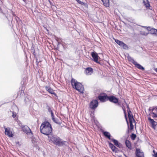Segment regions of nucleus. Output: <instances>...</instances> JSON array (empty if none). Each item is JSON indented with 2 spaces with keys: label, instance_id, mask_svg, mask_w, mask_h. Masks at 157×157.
<instances>
[{
  "label": "nucleus",
  "instance_id": "2eb2a0df",
  "mask_svg": "<svg viewBox=\"0 0 157 157\" xmlns=\"http://www.w3.org/2000/svg\"><path fill=\"white\" fill-rule=\"evenodd\" d=\"M46 90L49 93L52 94H54L56 95L53 90L52 89L51 87L49 86H46Z\"/></svg>",
  "mask_w": 157,
  "mask_h": 157
},
{
  "label": "nucleus",
  "instance_id": "f8f14e48",
  "mask_svg": "<svg viewBox=\"0 0 157 157\" xmlns=\"http://www.w3.org/2000/svg\"><path fill=\"white\" fill-rule=\"evenodd\" d=\"M151 116L153 117H157V107H154L151 109Z\"/></svg>",
  "mask_w": 157,
  "mask_h": 157
},
{
  "label": "nucleus",
  "instance_id": "39448f33",
  "mask_svg": "<svg viewBox=\"0 0 157 157\" xmlns=\"http://www.w3.org/2000/svg\"><path fill=\"white\" fill-rule=\"evenodd\" d=\"M22 130L26 134H31V136L33 135L31 129L26 125L23 126L22 127Z\"/></svg>",
  "mask_w": 157,
  "mask_h": 157
},
{
  "label": "nucleus",
  "instance_id": "dca6fc26",
  "mask_svg": "<svg viewBox=\"0 0 157 157\" xmlns=\"http://www.w3.org/2000/svg\"><path fill=\"white\" fill-rule=\"evenodd\" d=\"M143 2L147 9H150V5L148 0H143Z\"/></svg>",
  "mask_w": 157,
  "mask_h": 157
},
{
  "label": "nucleus",
  "instance_id": "9b49d317",
  "mask_svg": "<svg viewBox=\"0 0 157 157\" xmlns=\"http://www.w3.org/2000/svg\"><path fill=\"white\" fill-rule=\"evenodd\" d=\"M109 100L110 102L115 103H118V99L115 97L113 96H109Z\"/></svg>",
  "mask_w": 157,
  "mask_h": 157
},
{
  "label": "nucleus",
  "instance_id": "4c0bfd02",
  "mask_svg": "<svg viewBox=\"0 0 157 157\" xmlns=\"http://www.w3.org/2000/svg\"><path fill=\"white\" fill-rule=\"evenodd\" d=\"M155 71L157 72V68H156L155 69Z\"/></svg>",
  "mask_w": 157,
  "mask_h": 157
},
{
  "label": "nucleus",
  "instance_id": "2f4dec72",
  "mask_svg": "<svg viewBox=\"0 0 157 157\" xmlns=\"http://www.w3.org/2000/svg\"><path fill=\"white\" fill-rule=\"evenodd\" d=\"M51 113V117H52V119H54V114L52 112V113Z\"/></svg>",
  "mask_w": 157,
  "mask_h": 157
},
{
  "label": "nucleus",
  "instance_id": "c9c22d12",
  "mask_svg": "<svg viewBox=\"0 0 157 157\" xmlns=\"http://www.w3.org/2000/svg\"><path fill=\"white\" fill-rule=\"evenodd\" d=\"M155 31H156V32L155 33V35L156 36H157V30H156Z\"/></svg>",
  "mask_w": 157,
  "mask_h": 157
},
{
  "label": "nucleus",
  "instance_id": "ea45409f",
  "mask_svg": "<svg viewBox=\"0 0 157 157\" xmlns=\"http://www.w3.org/2000/svg\"><path fill=\"white\" fill-rule=\"evenodd\" d=\"M26 101V99H25V100H24V101Z\"/></svg>",
  "mask_w": 157,
  "mask_h": 157
},
{
  "label": "nucleus",
  "instance_id": "72a5a7b5",
  "mask_svg": "<svg viewBox=\"0 0 157 157\" xmlns=\"http://www.w3.org/2000/svg\"><path fill=\"white\" fill-rule=\"evenodd\" d=\"M153 156L154 157H157V153H156L155 154L153 155Z\"/></svg>",
  "mask_w": 157,
  "mask_h": 157
},
{
  "label": "nucleus",
  "instance_id": "b1692460",
  "mask_svg": "<svg viewBox=\"0 0 157 157\" xmlns=\"http://www.w3.org/2000/svg\"><path fill=\"white\" fill-rule=\"evenodd\" d=\"M148 33H146L144 31H141L140 32V34L141 35L144 36H147L148 34Z\"/></svg>",
  "mask_w": 157,
  "mask_h": 157
},
{
  "label": "nucleus",
  "instance_id": "412c9836",
  "mask_svg": "<svg viewBox=\"0 0 157 157\" xmlns=\"http://www.w3.org/2000/svg\"><path fill=\"white\" fill-rule=\"evenodd\" d=\"M104 5L106 7H108L109 6V0H101Z\"/></svg>",
  "mask_w": 157,
  "mask_h": 157
},
{
  "label": "nucleus",
  "instance_id": "9d476101",
  "mask_svg": "<svg viewBox=\"0 0 157 157\" xmlns=\"http://www.w3.org/2000/svg\"><path fill=\"white\" fill-rule=\"evenodd\" d=\"M115 41L117 44L120 46L123 47L124 49H126L128 48L127 46L122 41H120L117 40H115Z\"/></svg>",
  "mask_w": 157,
  "mask_h": 157
},
{
  "label": "nucleus",
  "instance_id": "a211bd4d",
  "mask_svg": "<svg viewBox=\"0 0 157 157\" xmlns=\"http://www.w3.org/2000/svg\"><path fill=\"white\" fill-rule=\"evenodd\" d=\"M109 147L111 148L112 150L113 151L117 152L118 149L113 145L110 143H109Z\"/></svg>",
  "mask_w": 157,
  "mask_h": 157
},
{
  "label": "nucleus",
  "instance_id": "5701e85b",
  "mask_svg": "<svg viewBox=\"0 0 157 157\" xmlns=\"http://www.w3.org/2000/svg\"><path fill=\"white\" fill-rule=\"evenodd\" d=\"M103 134L105 136L107 137L110 140V133L107 132H103Z\"/></svg>",
  "mask_w": 157,
  "mask_h": 157
},
{
  "label": "nucleus",
  "instance_id": "ddd939ff",
  "mask_svg": "<svg viewBox=\"0 0 157 157\" xmlns=\"http://www.w3.org/2000/svg\"><path fill=\"white\" fill-rule=\"evenodd\" d=\"M93 71V69L91 67H88L85 70V74L86 75H89L92 74Z\"/></svg>",
  "mask_w": 157,
  "mask_h": 157
},
{
  "label": "nucleus",
  "instance_id": "423d86ee",
  "mask_svg": "<svg viewBox=\"0 0 157 157\" xmlns=\"http://www.w3.org/2000/svg\"><path fill=\"white\" fill-rule=\"evenodd\" d=\"M109 96L105 94H101L98 98L100 101L102 102H105L109 100Z\"/></svg>",
  "mask_w": 157,
  "mask_h": 157
},
{
  "label": "nucleus",
  "instance_id": "f03ea898",
  "mask_svg": "<svg viewBox=\"0 0 157 157\" xmlns=\"http://www.w3.org/2000/svg\"><path fill=\"white\" fill-rule=\"evenodd\" d=\"M49 140L54 144L59 146H63L65 145L66 141H63L59 137L56 136L50 135L48 136Z\"/></svg>",
  "mask_w": 157,
  "mask_h": 157
},
{
  "label": "nucleus",
  "instance_id": "e433bc0d",
  "mask_svg": "<svg viewBox=\"0 0 157 157\" xmlns=\"http://www.w3.org/2000/svg\"><path fill=\"white\" fill-rule=\"evenodd\" d=\"M126 119L127 122V124H128V127H129V126H128V122L127 121V118H126Z\"/></svg>",
  "mask_w": 157,
  "mask_h": 157
},
{
  "label": "nucleus",
  "instance_id": "a878e982",
  "mask_svg": "<svg viewBox=\"0 0 157 157\" xmlns=\"http://www.w3.org/2000/svg\"><path fill=\"white\" fill-rule=\"evenodd\" d=\"M148 120L151 124H152V123L155 122V121L154 120L151 119L150 117H149L148 118Z\"/></svg>",
  "mask_w": 157,
  "mask_h": 157
},
{
  "label": "nucleus",
  "instance_id": "bb28decb",
  "mask_svg": "<svg viewBox=\"0 0 157 157\" xmlns=\"http://www.w3.org/2000/svg\"><path fill=\"white\" fill-rule=\"evenodd\" d=\"M152 125V126L153 128H155V126H156V125L157 124V122L155 121V122L152 123V124H151Z\"/></svg>",
  "mask_w": 157,
  "mask_h": 157
},
{
  "label": "nucleus",
  "instance_id": "7ed1b4c3",
  "mask_svg": "<svg viewBox=\"0 0 157 157\" xmlns=\"http://www.w3.org/2000/svg\"><path fill=\"white\" fill-rule=\"evenodd\" d=\"M71 84L74 88L81 93H83L84 87L82 84L76 80L74 78H72L71 81Z\"/></svg>",
  "mask_w": 157,
  "mask_h": 157
},
{
  "label": "nucleus",
  "instance_id": "4be33fe9",
  "mask_svg": "<svg viewBox=\"0 0 157 157\" xmlns=\"http://www.w3.org/2000/svg\"><path fill=\"white\" fill-rule=\"evenodd\" d=\"M111 140L113 141L114 144L116 146L118 147H120V144H119L117 140L113 139H112Z\"/></svg>",
  "mask_w": 157,
  "mask_h": 157
},
{
  "label": "nucleus",
  "instance_id": "6ab92c4d",
  "mask_svg": "<svg viewBox=\"0 0 157 157\" xmlns=\"http://www.w3.org/2000/svg\"><path fill=\"white\" fill-rule=\"evenodd\" d=\"M13 108L15 109V110L13 112V117L14 118L15 117L16 115V112H17L18 111V109L17 107L16 106H13Z\"/></svg>",
  "mask_w": 157,
  "mask_h": 157
},
{
  "label": "nucleus",
  "instance_id": "aec40b11",
  "mask_svg": "<svg viewBox=\"0 0 157 157\" xmlns=\"http://www.w3.org/2000/svg\"><path fill=\"white\" fill-rule=\"evenodd\" d=\"M125 143L126 145L128 147V148L130 149H131V144L130 141L128 140H126L125 141Z\"/></svg>",
  "mask_w": 157,
  "mask_h": 157
},
{
  "label": "nucleus",
  "instance_id": "cd10ccee",
  "mask_svg": "<svg viewBox=\"0 0 157 157\" xmlns=\"http://www.w3.org/2000/svg\"><path fill=\"white\" fill-rule=\"evenodd\" d=\"M136 135L134 134H132L131 135V138L132 140H134L135 139V138L136 137Z\"/></svg>",
  "mask_w": 157,
  "mask_h": 157
},
{
  "label": "nucleus",
  "instance_id": "1a4fd4ad",
  "mask_svg": "<svg viewBox=\"0 0 157 157\" xmlns=\"http://www.w3.org/2000/svg\"><path fill=\"white\" fill-rule=\"evenodd\" d=\"M136 157H144L143 152L139 148H136Z\"/></svg>",
  "mask_w": 157,
  "mask_h": 157
},
{
  "label": "nucleus",
  "instance_id": "58836bf2",
  "mask_svg": "<svg viewBox=\"0 0 157 157\" xmlns=\"http://www.w3.org/2000/svg\"><path fill=\"white\" fill-rule=\"evenodd\" d=\"M123 110H124V113H125V112L124 109V108H123Z\"/></svg>",
  "mask_w": 157,
  "mask_h": 157
},
{
  "label": "nucleus",
  "instance_id": "7c9ffc66",
  "mask_svg": "<svg viewBox=\"0 0 157 157\" xmlns=\"http://www.w3.org/2000/svg\"><path fill=\"white\" fill-rule=\"evenodd\" d=\"M152 29V28H150V27H147V30L148 31H151V29Z\"/></svg>",
  "mask_w": 157,
  "mask_h": 157
},
{
  "label": "nucleus",
  "instance_id": "473e14b6",
  "mask_svg": "<svg viewBox=\"0 0 157 157\" xmlns=\"http://www.w3.org/2000/svg\"><path fill=\"white\" fill-rule=\"evenodd\" d=\"M53 121L55 123H57V121L56 119L54 118V119H52Z\"/></svg>",
  "mask_w": 157,
  "mask_h": 157
},
{
  "label": "nucleus",
  "instance_id": "6e6552de",
  "mask_svg": "<svg viewBox=\"0 0 157 157\" xmlns=\"http://www.w3.org/2000/svg\"><path fill=\"white\" fill-rule=\"evenodd\" d=\"M4 128L5 129V133L6 135L7 136L9 137H12L13 136V135L10 128L5 127Z\"/></svg>",
  "mask_w": 157,
  "mask_h": 157
},
{
  "label": "nucleus",
  "instance_id": "20e7f679",
  "mask_svg": "<svg viewBox=\"0 0 157 157\" xmlns=\"http://www.w3.org/2000/svg\"><path fill=\"white\" fill-rule=\"evenodd\" d=\"M127 108L128 114L129 121L130 129L131 130H132L133 129L134 127L132 123L133 122H134L135 121L133 115L128 105H127Z\"/></svg>",
  "mask_w": 157,
  "mask_h": 157
},
{
  "label": "nucleus",
  "instance_id": "f3484780",
  "mask_svg": "<svg viewBox=\"0 0 157 157\" xmlns=\"http://www.w3.org/2000/svg\"><path fill=\"white\" fill-rule=\"evenodd\" d=\"M133 63L135 65V66L138 68L143 70H144V68L140 64L134 61Z\"/></svg>",
  "mask_w": 157,
  "mask_h": 157
},
{
  "label": "nucleus",
  "instance_id": "4468645a",
  "mask_svg": "<svg viewBox=\"0 0 157 157\" xmlns=\"http://www.w3.org/2000/svg\"><path fill=\"white\" fill-rule=\"evenodd\" d=\"M91 56L93 58L94 60L96 62L98 63V56L97 54L93 52L91 53Z\"/></svg>",
  "mask_w": 157,
  "mask_h": 157
},
{
  "label": "nucleus",
  "instance_id": "0eeeda50",
  "mask_svg": "<svg viewBox=\"0 0 157 157\" xmlns=\"http://www.w3.org/2000/svg\"><path fill=\"white\" fill-rule=\"evenodd\" d=\"M98 105V102L97 100H93L90 103V107L91 109H94L96 108Z\"/></svg>",
  "mask_w": 157,
  "mask_h": 157
},
{
  "label": "nucleus",
  "instance_id": "393cba45",
  "mask_svg": "<svg viewBox=\"0 0 157 157\" xmlns=\"http://www.w3.org/2000/svg\"><path fill=\"white\" fill-rule=\"evenodd\" d=\"M157 29H154V28H152L151 29V31L150 33L151 34H155V33L156 32V30H157Z\"/></svg>",
  "mask_w": 157,
  "mask_h": 157
},
{
  "label": "nucleus",
  "instance_id": "c85d7f7f",
  "mask_svg": "<svg viewBox=\"0 0 157 157\" xmlns=\"http://www.w3.org/2000/svg\"><path fill=\"white\" fill-rule=\"evenodd\" d=\"M47 108L49 112H50L51 113L52 112L51 108L49 106H47Z\"/></svg>",
  "mask_w": 157,
  "mask_h": 157
},
{
  "label": "nucleus",
  "instance_id": "f257e3e1",
  "mask_svg": "<svg viewBox=\"0 0 157 157\" xmlns=\"http://www.w3.org/2000/svg\"><path fill=\"white\" fill-rule=\"evenodd\" d=\"M52 131V128L51 125L48 121L42 123L40 127V132L46 135H49Z\"/></svg>",
  "mask_w": 157,
  "mask_h": 157
},
{
  "label": "nucleus",
  "instance_id": "c756f323",
  "mask_svg": "<svg viewBox=\"0 0 157 157\" xmlns=\"http://www.w3.org/2000/svg\"><path fill=\"white\" fill-rule=\"evenodd\" d=\"M76 1H77L78 3L80 4L81 5H83L84 4V3L83 2H81L79 0H76Z\"/></svg>",
  "mask_w": 157,
  "mask_h": 157
},
{
  "label": "nucleus",
  "instance_id": "f704fd0d",
  "mask_svg": "<svg viewBox=\"0 0 157 157\" xmlns=\"http://www.w3.org/2000/svg\"><path fill=\"white\" fill-rule=\"evenodd\" d=\"M153 153H154V154H156V153H157V152H155L154 150H153Z\"/></svg>",
  "mask_w": 157,
  "mask_h": 157
}]
</instances>
